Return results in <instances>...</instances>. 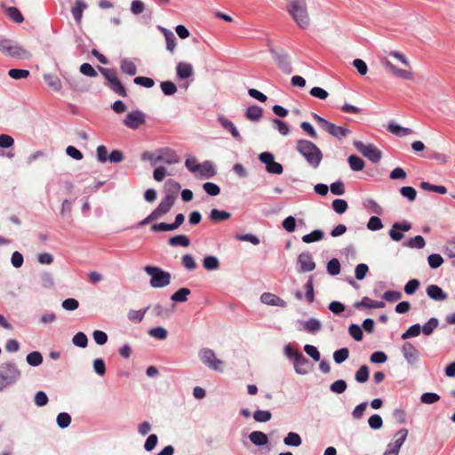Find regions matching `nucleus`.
I'll return each mask as SVG.
<instances>
[{"mask_svg": "<svg viewBox=\"0 0 455 455\" xmlns=\"http://www.w3.org/2000/svg\"><path fill=\"white\" fill-rule=\"evenodd\" d=\"M355 380L359 383H364L369 379V368L367 365H362L355 372Z\"/></svg>", "mask_w": 455, "mask_h": 455, "instance_id": "44", "label": "nucleus"}, {"mask_svg": "<svg viewBox=\"0 0 455 455\" xmlns=\"http://www.w3.org/2000/svg\"><path fill=\"white\" fill-rule=\"evenodd\" d=\"M263 115L262 108L259 106H251L246 109L245 116L251 121H259Z\"/></svg>", "mask_w": 455, "mask_h": 455, "instance_id": "29", "label": "nucleus"}, {"mask_svg": "<svg viewBox=\"0 0 455 455\" xmlns=\"http://www.w3.org/2000/svg\"><path fill=\"white\" fill-rule=\"evenodd\" d=\"M327 271L331 275H337L340 272V263L337 259H332L327 263Z\"/></svg>", "mask_w": 455, "mask_h": 455, "instance_id": "51", "label": "nucleus"}, {"mask_svg": "<svg viewBox=\"0 0 455 455\" xmlns=\"http://www.w3.org/2000/svg\"><path fill=\"white\" fill-rule=\"evenodd\" d=\"M177 76L180 79H187L193 76V66L190 63L180 61L176 66Z\"/></svg>", "mask_w": 455, "mask_h": 455, "instance_id": "24", "label": "nucleus"}, {"mask_svg": "<svg viewBox=\"0 0 455 455\" xmlns=\"http://www.w3.org/2000/svg\"><path fill=\"white\" fill-rule=\"evenodd\" d=\"M62 307L65 309V310H68V311H74L76 310V308H78L79 307V302L77 299H73V298H69V299H67L65 300H63L62 304H61Z\"/></svg>", "mask_w": 455, "mask_h": 455, "instance_id": "64", "label": "nucleus"}, {"mask_svg": "<svg viewBox=\"0 0 455 455\" xmlns=\"http://www.w3.org/2000/svg\"><path fill=\"white\" fill-rule=\"evenodd\" d=\"M298 264L299 265L300 271L309 272L315 269V263L312 259L309 252H302L298 257Z\"/></svg>", "mask_w": 455, "mask_h": 455, "instance_id": "18", "label": "nucleus"}, {"mask_svg": "<svg viewBox=\"0 0 455 455\" xmlns=\"http://www.w3.org/2000/svg\"><path fill=\"white\" fill-rule=\"evenodd\" d=\"M99 70L105 77L107 83L106 85L113 91L115 93L121 97H126L127 92L126 89L119 80L116 71L112 68H106L102 67H99Z\"/></svg>", "mask_w": 455, "mask_h": 455, "instance_id": "6", "label": "nucleus"}, {"mask_svg": "<svg viewBox=\"0 0 455 455\" xmlns=\"http://www.w3.org/2000/svg\"><path fill=\"white\" fill-rule=\"evenodd\" d=\"M71 423V417L67 412H60L57 416V424L60 428L68 427Z\"/></svg>", "mask_w": 455, "mask_h": 455, "instance_id": "50", "label": "nucleus"}, {"mask_svg": "<svg viewBox=\"0 0 455 455\" xmlns=\"http://www.w3.org/2000/svg\"><path fill=\"white\" fill-rule=\"evenodd\" d=\"M146 122L145 114L141 111L135 110L127 114L124 120V124L132 130L138 129Z\"/></svg>", "mask_w": 455, "mask_h": 455, "instance_id": "14", "label": "nucleus"}, {"mask_svg": "<svg viewBox=\"0 0 455 455\" xmlns=\"http://www.w3.org/2000/svg\"><path fill=\"white\" fill-rule=\"evenodd\" d=\"M5 14L13 21L20 23L23 21L21 12L16 7H9L5 10Z\"/></svg>", "mask_w": 455, "mask_h": 455, "instance_id": "42", "label": "nucleus"}, {"mask_svg": "<svg viewBox=\"0 0 455 455\" xmlns=\"http://www.w3.org/2000/svg\"><path fill=\"white\" fill-rule=\"evenodd\" d=\"M312 117L314 118L315 121H316V123L323 131L327 132L328 133H330L331 135L339 140L347 136L350 133V131L348 129L342 126H338L325 120L317 114L313 113Z\"/></svg>", "mask_w": 455, "mask_h": 455, "instance_id": "8", "label": "nucleus"}, {"mask_svg": "<svg viewBox=\"0 0 455 455\" xmlns=\"http://www.w3.org/2000/svg\"><path fill=\"white\" fill-rule=\"evenodd\" d=\"M429 267L433 269L439 267L443 263V259L440 254H430L427 258Z\"/></svg>", "mask_w": 455, "mask_h": 455, "instance_id": "54", "label": "nucleus"}, {"mask_svg": "<svg viewBox=\"0 0 455 455\" xmlns=\"http://www.w3.org/2000/svg\"><path fill=\"white\" fill-rule=\"evenodd\" d=\"M44 79L47 85L50 88H52L54 92H60L61 90L62 84L60 79L57 76L47 74L44 76Z\"/></svg>", "mask_w": 455, "mask_h": 455, "instance_id": "27", "label": "nucleus"}, {"mask_svg": "<svg viewBox=\"0 0 455 455\" xmlns=\"http://www.w3.org/2000/svg\"><path fill=\"white\" fill-rule=\"evenodd\" d=\"M402 352L409 363H415L419 358V352L411 342H405L403 345Z\"/></svg>", "mask_w": 455, "mask_h": 455, "instance_id": "17", "label": "nucleus"}, {"mask_svg": "<svg viewBox=\"0 0 455 455\" xmlns=\"http://www.w3.org/2000/svg\"><path fill=\"white\" fill-rule=\"evenodd\" d=\"M324 233L322 230H314L302 236V241L306 243L320 241L323 238Z\"/></svg>", "mask_w": 455, "mask_h": 455, "instance_id": "35", "label": "nucleus"}, {"mask_svg": "<svg viewBox=\"0 0 455 455\" xmlns=\"http://www.w3.org/2000/svg\"><path fill=\"white\" fill-rule=\"evenodd\" d=\"M347 383L343 379H339L334 381L330 389L331 392L336 394H342L347 389Z\"/></svg>", "mask_w": 455, "mask_h": 455, "instance_id": "57", "label": "nucleus"}, {"mask_svg": "<svg viewBox=\"0 0 455 455\" xmlns=\"http://www.w3.org/2000/svg\"><path fill=\"white\" fill-rule=\"evenodd\" d=\"M354 146L363 156L368 158L371 162L376 164L381 159V151L373 144L365 145L360 140H355Z\"/></svg>", "mask_w": 455, "mask_h": 455, "instance_id": "9", "label": "nucleus"}, {"mask_svg": "<svg viewBox=\"0 0 455 455\" xmlns=\"http://www.w3.org/2000/svg\"><path fill=\"white\" fill-rule=\"evenodd\" d=\"M160 86L163 92L168 96L173 95L177 92V86L171 81L162 82Z\"/></svg>", "mask_w": 455, "mask_h": 455, "instance_id": "49", "label": "nucleus"}, {"mask_svg": "<svg viewBox=\"0 0 455 455\" xmlns=\"http://www.w3.org/2000/svg\"><path fill=\"white\" fill-rule=\"evenodd\" d=\"M231 217V214L226 211H220L218 209H212L210 213V219L212 221L219 222L227 220Z\"/></svg>", "mask_w": 455, "mask_h": 455, "instance_id": "33", "label": "nucleus"}, {"mask_svg": "<svg viewBox=\"0 0 455 455\" xmlns=\"http://www.w3.org/2000/svg\"><path fill=\"white\" fill-rule=\"evenodd\" d=\"M419 281L418 279L410 280L404 286V291L406 294H413L419 287Z\"/></svg>", "mask_w": 455, "mask_h": 455, "instance_id": "63", "label": "nucleus"}, {"mask_svg": "<svg viewBox=\"0 0 455 455\" xmlns=\"http://www.w3.org/2000/svg\"><path fill=\"white\" fill-rule=\"evenodd\" d=\"M190 292L188 288H180L171 296V299L175 302H185Z\"/></svg>", "mask_w": 455, "mask_h": 455, "instance_id": "34", "label": "nucleus"}, {"mask_svg": "<svg viewBox=\"0 0 455 455\" xmlns=\"http://www.w3.org/2000/svg\"><path fill=\"white\" fill-rule=\"evenodd\" d=\"M420 188L424 190L435 192L441 195L447 193V188L444 186L433 185L426 181L420 183Z\"/></svg>", "mask_w": 455, "mask_h": 455, "instance_id": "36", "label": "nucleus"}, {"mask_svg": "<svg viewBox=\"0 0 455 455\" xmlns=\"http://www.w3.org/2000/svg\"><path fill=\"white\" fill-rule=\"evenodd\" d=\"M147 309L144 310H130L128 318L132 322L140 323L143 320Z\"/></svg>", "mask_w": 455, "mask_h": 455, "instance_id": "61", "label": "nucleus"}, {"mask_svg": "<svg viewBox=\"0 0 455 455\" xmlns=\"http://www.w3.org/2000/svg\"><path fill=\"white\" fill-rule=\"evenodd\" d=\"M259 159L266 164V169L269 173L281 174L283 168L281 164L274 160L273 154L269 152H263L259 155Z\"/></svg>", "mask_w": 455, "mask_h": 455, "instance_id": "12", "label": "nucleus"}, {"mask_svg": "<svg viewBox=\"0 0 455 455\" xmlns=\"http://www.w3.org/2000/svg\"><path fill=\"white\" fill-rule=\"evenodd\" d=\"M348 332L356 341H361L363 339V333L359 325L355 323L350 324Z\"/></svg>", "mask_w": 455, "mask_h": 455, "instance_id": "52", "label": "nucleus"}, {"mask_svg": "<svg viewBox=\"0 0 455 455\" xmlns=\"http://www.w3.org/2000/svg\"><path fill=\"white\" fill-rule=\"evenodd\" d=\"M203 266L206 270H215L220 267V261L215 256H206L203 260Z\"/></svg>", "mask_w": 455, "mask_h": 455, "instance_id": "37", "label": "nucleus"}, {"mask_svg": "<svg viewBox=\"0 0 455 455\" xmlns=\"http://www.w3.org/2000/svg\"><path fill=\"white\" fill-rule=\"evenodd\" d=\"M401 195L407 198L409 201H414L417 196V192L412 187H403L400 189Z\"/></svg>", "mask_w": 455, "mask_h": 455, "instance_id": "58", "label": "nucleus"}, {"mask_svg": "<svg viewBox=\"0 0 455 455\" xmlns=\"http://www.w3.org/2000/svg\"><path fill=\"white\" fill-rule=\"evenodd\" d=\"M438 326V320L436 318H430L422 327V332L425 335H430L434 330Z\"/></svg>", "mask_w": 455, "mask_h": 455, "instance_id": "55", "label": "nucleus"}, {"mask_svg": "<svg viewBox=\"0 0 455 455\" xmlns=\"http://www.w3.org/2000/svg\"><path fill=\"white\" fill-rule=\"evenodd\" d=\"M27 363L31 366H38L43 363V356L40 352L34 351L27 355Z\"/></svg>", "mask_w": 455, "mask_h": 455, "instance_id": "40", "label": "nucleus"}, {"mask_svg": "<svg viewBox=\"0 0 455 455\" xmlns=\"http://www.w3.org/2000/svg\"><path fill=\"white\" fill-rule=\"evenodd\" d=\"M296 149L305 157L311 167L315 169L320 165L323 153L315 143L307 140H299L296 144Z\"/></svg>", "mask_w": 455, "mask_h": 455, "instance_id": "2", "label": "nucleus"}, {"mask_svg": "<svg viewBox=\"0 0 455 455\" xmlns=\"http://www.w3.org/2000/svg\"><path fill=\"white\" fill-rule=\"evenodd\" d=\"M347 161L350 168L355 172H360L364 168V161L355 155H351Z\"/></svg>", "mask_w": 455, "mask_h": 455, "instance_id": "32", "label": "nucleus"}, {"mask_svg": "<svg viewBox=\"0 0 455 455\" xmlns=\"http://www.w3.org/2000/svg\"><path fill=\"white\" fill-rule=\"evenodd\" d=\"M285 10L298 27L302 29L310 27L311 18L307 0H286Z\"/></svg>", "mask_w": 455, "mask_h": 455, "instance_id": "1", "label": "nucleus"}, {"mask_svg": "<svg viewBox=\"0 0 455 455\" xmlns=\"http://www.w3.org/2000/svg\"><path fill=\"white\" fill-rule=\"evenodd\" d=\"M142 158L149 160L152 164H156L157 163L174 164L180 161V157L176 152L173 149L168 148L160 149L156 154L145 152L142 156Z\"/></svg>", "mask_w": 455, "mask_h": 455, "instance_id": "5", "label": "nucleus"}, {"mask_svg": "<svg viewBox=\"0 0 455 455\" xmlns=\"http://www.w3.org/2000/svg\"><path fill=\"white\" fill-rule=\"evenodd\" d=\"M425 239L421 235H416L413 238H411L407 242V246L411 248H418L422 249L425 246Z\"/></svg>", "mask_w": 455, "mask_h": 455, "instance_id": "59", "label": "nucleus"}, {"mask_svg": "<svg viewBox=\"0 0 455 455\" xmlns=\"http://www.w3.org/2000/svg\"><path fill=\"white\" fill-rule=\"evenodd\" d=\"M0 51L10 57L15 59H28L30 58V53L14 44L12 40L0 37Z\"/></svg>", "mask_w": 455, "mask_h": 455, "instance_id": "7", "label": "nucleus"}, {"mask_svg": "<svg viewBox=\"0 0 455 455\" xmlns=\"http://www.w3.org/2000/svg\"><path fill=\"white\" fill-rule=\"evenodd\" d=\"M439 400L440 396L435 393H424L420 397L421 403L426 404H432Z\"/></svg>", "mask_w": 455, "mask_h": 455, "instance_id": "60", "label": "nucleus"}, {"mask_svg": "<svg viewBox=\"0 0 455 455\" xmlns=\"http://www.w3.org/2000/svg\"><path fill=\"white\" fill-rule=\"evenodd\" d=\"M250 441L258 446L265 445L268 442L267 435L261 431H253L249 435Z\"/></svg>", "mask_w": 455, "mask_h": 455, "instance_id": "26", "label": "nucleus"}, {"mask_svg": "<svg viewBox=\"0 0 455 455\" xmlns=\"http://www.w3.org/2000/svg\"><path fill=\"white\" fill-rule=\"evenodd\" d=\"M272 418V414L268 411L258 410L253 414V419L258 422H267Z\"/></svg>", "mask_w": 455, "mask_h": 455, "instance_id": "53", "label": "nucleus"}, {"mask_svg": "<svg viewBox=\"0 0 455 455\" xmlns=\"http://www.w3.org/2000/svg\"><path fill=\"white\" fill-rule=\"evenodd\" d=\"M120 68L124 73L130 76H134L137 73L136 65L129 60H123Z\"/></svg>", "mask_w": 455, "mask_h": 455, "instance_id": "38", "label": "nucleus"}, {"mask_svg": "<svg viewBox=\"0 0 455 455\" xmlns=\"http://www.w3.org/2000/svg\"><path fill=\"white\" fill-rule=\"evenodd\" d=\"M386 304L383 301H375L368 297H363L361 301L355 302V308H383Z\"/></svg>", "mask_w": 455, "mask_h": 455, "instance_id": "22", "label": "nucleus"}, {"mask_svg": "<svg viewBox=\"0 0 455 455\" xmlns=\"http://www.w3.org/2000/svg\"><path fill=\"white\" fill-rule=\"evenodd\" d=\"M293 364L297 373L304 375L308 372L310 362L302 353L296 354Z\"/></svg>", "mask_w": 455, "mask_h": 455, "instance_id": "19", "label": "nucleus"}, {"mask_svg": "<svg viewBox=\"0 0 455 455\" xmlns=\"http://www.w3.org/2000/svg\"><path fill=\"white\" fill-rule=\"evenodd\" d=\"M75 346L79 347H85L88 344L87 336L84 332H77L72 339Z\"/></svg>", "mask_w": 455, "mask_h": 455, "instance_id": "46", "label": "nucleus"}, {"mask_svg": "<svg viewBox=\"0 0 455 455\" xmlns=\"http://www.w3.org/2000/svg\"><path fill=\"white\" fill-rule=\"evenodd\" d=\"M321 326V323L315 318H310L304 323L305 330L311 333L318 331Z\"/></svg>", "mask_w": 455, "mask_h": 455, "instance_id": "43", "label": "nucleus"}, {"mask_svg": "<svg viewBox=\"0 0 455 455\" xmlns=\"http://www.w3.org/2000/svg\"><path fill=\"white\" fill-rule=\"evenodd\" d=\"M332 209L338 213L342 214L347 210V203L344 199H335L331 204Z\"/></svg>", "mask_w": 455, "mask_h": 455, "instance_id": "45", "label": "nucleus"}, {"mask_svg": "<svg viewBox=\"0 0 455 455\" xmlns=\"http://www.w3.org/2000/svg\"><path fill=\"white\" fill-rule=\"evenodd\" d=\"M283 443L289 446L298 447L301 444V438L299 434L290 432L288 433L287 436L283 439Z\"/></svg>", "mask_w": 455, "mask_h": 455, "instance_id": "39", "label": "nucleus"}, {"mask_svg": "<svg viewBox=\"0 0 455 455\" xmlns=\"http://www.w3.org/2000/svg\"><path fill=\"white\" fill-rule=\"evenodd\" d=\"M407 435L408 430L406 428H402L397 431L394 436V442L388 444L387 449L385 451L383 455H398L400 448L405 442Z\"/></svg>", "mask_w": 455, "mask_h": 455, "instance_id": "11", "label": "nucleus"}, {"mask_svg": "<svg viewBox=\"0 0 455 455\" xmlns=\"http://www.w3.org/2000/svg\"><path fill=\"white\" fill-rule=\"evenodd\" d=\"M199 356L203 363H204L209 368L217 371H222L223 363L216 357L215 353L212 349H202L200 351Z\"/></svg>", "mask_w": 455, "mask_h": 455, "instance_id": "10", "label": "nucleus"}, {"mask_svg": "<svg viewBox=\"0 0 455 455\" xmlns=\"http://www.w3.org/2000/svg\"><path fill=\"white\" fill-rule=\"evenodd\" d=\"M421 331V327L419 323L413 324L405 332L402 334L403 339H407L411 337H417L419 335Z\"/></svg>", "mask_w": 455, "mask_h": 455, "instance_id": "48", "label": "nucleus"}, {"mask_svg": "<svg viewBox=\"0 0 455 455\" xmlns=\"http://www.w3.org/2000/svg\"><path fill=\"white\" fill-rule=\"evenodd\" d=\"M427 294L429 298L437 301H443L448 298V295L436 284L427 286Z\"/></svg>", "mask_w": 455, "mask_h": 455, "instance_id": "23", "label": "nucleus"}, {"mask_svg": "<svg viewBox=\"0 0 455 455\" xmlns=\"http://www.w3.org/2000/svg\"><path fill=\"white\" fill-rule=\"evenodd\" d=\"M367 228L372 231L381 229L383 228L381 220L377 216L371 217L367 223Z\"/></svg>", "mask_w": 455, "mask_h": 455, "instance_id": "62", "label": "nucleus"}, {"mask_svg": "<svg viewBox=\"0 0 455 455\" xmlns=\"http://www.w3.org/2000/svg\"><path fill=\"white\" fill-rule=\"evenodd\" d=\"M218 120L222 128L228 131L233 136V138H235L237 140H241V135L232 121L227 119L222 116H219Z\"/></svg>", "mask_w": 455, "mask_h": 455, "instance_id": "25", "label": "nucleus"}, {"mask_svg": "<svg viewBox=\"0 0 455 455\" xmlns=\"http://www.w3.org/2000/svg\"><path fill=\"white\" fill-rule=\"evenodd\" d=\"M88 7L87 4L84 0H76L74 6L71 9L72 16L76 22L80 24L83 19V12Z\"/></svg>", "mask_w": 455, "mask_h": 455, "instance_id": "20", "label": "nucleus"}, {"mask_svg": "<svg viewBox=\"0 0 455 455\" xmlns=\"http://www.w3.org/2000/svg\"><path fill=\"white\" fill-rule=\"evenodd\" d=\"M348 355L349 350L347 347H343L333 353V359L337 363H341L347 359Z\"/></svg>", "mask_w": 455, "mask_h": 455, "instance_id": "47", "label": "nucleus"}, {"mask_svg": "<svg viewBox=\"0 0 455 455\" xmlns=\"http://www.w3.org/2000/svg\"><path fill=\"white\" fill-rule=\"evenodd\" d=\"M20 378V371L12 362L4 363L0 365V390L13 384Z\"/></svg>", "mask_w": 455, "mask_h": 455, "instance_id": "3", "label": "nucleus"}, {"mask_svg": "<svg viewBox=\"0 0 455 455\" xmlns=\"http://www.w3.org/2000/svg\"><path fill=\"white\" fill-rule=\"evenodd\" d=\"M144 271L151 276L150 285L153 288H163L169 285L171 283V274L164 271L159 267L146 266Z\"/></svg>", "mask_w": 455, "mask_h": 455, "instance_id": "4", "label": "nucleus"}, {"mask_svg": "<svg viewBox=\"0 0 455 455\" xmlns=\"http://www.w3.org/2000/svg\"><path fill=\"white\" fill-rule=\"evenodd\" d=\"M8 75L13 79L27 78L29 76V71L27 69L12 68L8 71Z\"/></svg>", "mask_w": 455, "mask_h": 455, "instance_id": "56", "label": "nucleus"}, {"mask_svg": "<svg viewBox=\"0 0 455 455\" xmlns=\"http://www.w3.org/2000/svg\"><path fill=\"white\" fill-rule=\"evenodd\" d=\"M182 265L188 271H193L197 267L195 258L191 254H185L181 259Z\"/></svg>", "mask_w": 455, "mask_h": 455, "instance_id": "41", "label": "nucleus"}, {"mask_svg": "<svg viewBox=\"0 0 455 455\" xmlns=\"http://www.w3.org/2000/svg\"><path fill=\"white\" fill-rule=\"evenodd\" d=\"M382 65L386 69L389 70L395 76L400 77L404 80H413L414 74L410 69H401L395 66L388 59L383 58L381 60Z\"/></svg>", "mask_w": 455, "mask_h": 455, "instance_id": "13", "label": "nucleus"}, {"mask_svg": "<svg viewBox=\"0 0 455 455\" xmlns=\"http://www.w3.org/2000/svg\"><path fill=\"white\" fill-rule=\"evenodd\" d=\"M176 199V196L173 194L167 193L163 200L160 202L158 206L152 212L156 219L162 217L170 212Z\"/></svg>", "mask_w": 455, "mask_h": 455, "instance_id": "15", "label": "nucleus"}, {"mask_svg": "<svg viewBox=\"0 0 455 455\" xmlns=\"http://www.w3.org/2000/svg\"><path fill=\"white\" fill-rule=\"evenodd\" d=\"M387 131L399 137H404L412 133L411 129L402 127L394 123L388 124Z\"/></svg>", "mask_w": 455, "mask_h": 455, "instance_id": "31", "label": "nucleus"}, {"mask_svg": "<svg viewBox=\"0 0 455 455\" xmlns=\"http://www.w3.org/2000/svg\"><path fill=\"white\" fill-rule=\"evenodd\" d=\"M168 244L171 246L188 247L190 245V240L185 235H177L168 240Z\"/></svg>", "mask_w": 455, "mask_h": 455, "instance_id": "30", "label": "nucleus"}, {"mask_svg": "<svg viewBox=\"0 0 455 455\" xmlns=\"http://www.w3.org/2000/svg\"><path fill=\"white\" fill-rule=\"evenodd\" d=\"M260 300L262 303L269 306L286 307V302L283 299L269 292H264L260 297Z\"/></svg>", "mask_w": 455, "mask_h": 455, "instance_id": "21", "label": "nucleus"}, {"mask_svg": "<svg viewBox=\"0 0 455 455\" xmlns=\"http://www.w3.org/2000/svg\"><path fill=\"white\" fill-rule=\"evenodd\" d=\"M161 30L165 37L166 49L172 53L177 45V39L171 30H168L167 28H161Z\"/></svg>", "mask_w": 455, "mask_h": 455, "instance_id": "28", "label": "nucleus"}, {"mask_svg": "<svg viewBox=\"0 0 455 455\" xmlns=\"http://www.w3.org/2000/svg\"><path fill=\"white\" fill-rule=\"evenodd\" d=\"M411 223L404 221V222H395L392 226V228L389 230V236L394 241H401L403 238V233L411 230Z\"/></svg>", "mask_w": 455, "mask_h": 455, "instance_id": "16", "label": "nucleus"}]
</instances>
